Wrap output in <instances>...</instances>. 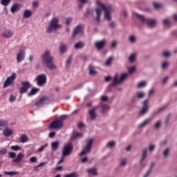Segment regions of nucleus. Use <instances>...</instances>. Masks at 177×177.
<instances>
[{
    "label": "nucleus",
    "instance_id": "nucleus-59",
    "mask_svg": "<svg viewBox=\"0 0 177 177\" xmlns=\"http://www.w3.org/2000/svg\"><path fill=\"white\" fill-rule=\"evenodd\" d=\"M45 147H48V143L42 145L41 147H40L39 149H38V151L39 153H41V151H44V149H45Z\"/></svg>",
    "mask_w": 177,
    "mask_h": 177
},
{
    "label": "nucleus",
    "instance_id": "nucleus-62",
    "mask_svg": "<svg viewBox=\"0 0 177 177\" xmlns=\"http://www.w3.org/2000/svg\"><path fill=\"white\" fill-rule=\"evenodd\" d=\"M15 100H16V97H15L13 95H10V98H9V101L11 103H13V102H15Z\"/></svg>",
    "mask_w": 177,
    "mask_h": 177
},
{
    "label": "nucleus",
    "instance_id": "nucleus-21",
    "mask_svg": "<svg viewBox=\"0 0 177 177\" xmlns=\"http://www.w3.org/2000/svg\"><path fill=\"white\" fill-rule=\"evenodd\" d=\"M96 18L95 20L97 23H100V18L102 17V10L99 8L95 9Z\"/></svg>",
    "mask_w": 177,
    "mask_h": 177
},
{
    "label": "nucleus",
    "instance_id": "nucleus-48",
    "mask_svg": "<svg viewBox=\"0 0 177 177\" xmlns=\"http://www.w3.org/2000/svg\"><path fill=\"white\" fill-rule=\"evenodd\" d=\"M146 85H147L146 82H145V81H141V82H140L138 84L137 86H138V88H145V86H146Z\"/></svg>",
    "mask_w": 177,
    "mask_h": 177
},
{
    "label": "nucleus",
    "instance_id": "nucleus-43",
    "mask_svg": "<svg viewBox=\"0 0 177 177\" xmlns=\"http://www.w3.org/2000/svg\"><path fill=\"white\" fill-rule=\"evenodd\" d=\"M12 2V0H1V3L3 6H8Z\"/></svg>",
    "mask_w": 177,
    "mask_h": 177
},
{
    "label": "nucleus",
    "instance_id": "nucleus-60",
    "mask_svg": "<svg viewBox=\"0 0 177 177\" xmlns=\"http://www.w3.org/2000/svg\"><path fill=\"white\" fill-rule=\"evenodd\" d=\"M162 24L164 26H169V19L167 18L162 20Z\"/></svg>",
    "mask_w": 177,
    "mask_h": 177
},
{
    "label": "nucleus",
    "instance_id": "nucleus-57",
    "mask_svg": "<svg viewBox=\"0 0 177 177\" xmlns=\"http://www.w3.org/2000/svg\"><path fill=\"white\" fill-rule=\"evenodd\" d=\"M6 125H8V122L6 120H0V127H6Z\"/></svg>",
    "mask_w": 177,
    "mask_h": 177
},
{
    "label": "nucleus",
    "instance_id": "nucleus-33",
    "mask_svg": "<svg viewBox=\"0 0 177 177\" xmlns=\"http://www.w3.org/2000/svg\"><path fill=\"white\" fill-rule=\"evenodd\" d=\"M89 75H95V74H97V72L95 71V68L93 66L88 67Z\"/></svg>",
    "mask_w": 177,
    "mask_h": 177
},
{
    "label": "nucleus",
    "instance_id": "nucleus-38",
    "mask_svg": "<svg viewBox=\"0 0 177 177\" xmlns=\"http://www.w3.org/2000/svg\"><path fill=\"white\" fill-rule=\"evenodd\" d=\"M153 6L155 8V9H161V8H162V5H161V3H157L156 1L153 2Z\"/></svg>",
    "mask_w": 177,
    "mask_h": 177
},
{
    "label": "nucleus",
    "instance_id": "nucleus-16",
    "mask_svg": "<svg viewBox=\"0 0 177 177\" xmlns=\"http://www.w3.org/2000/svg\"><path fill=\"white\" fill-rule=\"evenodd\" d=\"M95 46L98 50L103 49V48L106 46V40L102 39L100 41L95 42Z\"/></svg>",
    "mask_w": 177,
    "mask_h": 177
},
{
    "label": "nucleus",
    "instance_id": "nucleus-29",
    "mask_svg": "<svg viewBox=\"0 0 177 177\" xmlns=\"http://www.w3.org/2000/svg\"><path fill=\"white\" fill-rule=\"evenodd\" d=\"M84 46H85V44H84V42L79 41V42L75 44L74 48H75V49H82V48H84Z\"/></svg>",
    "mask_w": 177,
    "mask_h": 177
},
{
    "label": "nucleus",
    "instance_id": "nucleus-61",
    "mask_svg": "<svg viewBox=\"0 0 177 177\" xmlns=\"http://www.w3.org/2000/svg\"><path fill=\"white\" fill-rule=\"evenodd\" d=\"M156 149V145L154 144H151L149 146V151H153V150Z\"/></svg>",
    "mask_w": 177,
    "mask_h": 177
},
{
    "label": "nucleus",
    "instance_id": "nucleus-18",
    "mask_svg": "<svg viewBox=\"0 0 177 177\" xmlns=\"http://www.w3.org/2000/svg\"><path fill=\"white\" fill-rule=\"evenodd\" d=\"M20 9H21V4H19V3H14L12 6H11V13H16V12H19Z\"/></svg>",
    "mask_w": 177,
    "mask_h": 177
},
{
    "label": "nucleus",
    "instance_id": "nucleus-2",
    "mask_svg": "<svg viewBox=\"0 0 177 177\" xmlns=\"http://www.w3.org/2000/svg\"><path fill=\"white\" fill-rule=\"evenodd\" d=\"M68 117V115H62L59 119L53 121L50 124L48 127L49 129H60L64 124V122L63 121H66Z\"/></svg>",
    "mask_w": 177,
    "mask_h": 177
},
{
    "label": "nucleus",
    "instance_id": "nucleus-47",
    "mask_svg": "<svg viewBox=\"0 0 177 177\" xmlns=\"http://www.w3.org/2000/svg\"><path fill=\"white\" fill-rule=\"evenodd\" d=\"M147 163L146 162V160H145V159H140V167L141 168H145V167H146V165Z\"/></svg>",
    "mask_w": 177,
    "mask_h": 177
},
{
    "label": "nucleus",
    "instance_id": "nucleus-36",
    "mask_svg": "<svg viewBox=\"0 0 177 177\" xmlns=\"http://www.w3.org/2000/svg\"><path fill=\"white\" fill-rule=\"evenodd\" d=\"M107 110H110V106L109 104H104L102 106V112L104 114Z\"/></svg>",
    "mask_w": 177,
    "mask_h": 177
},
{
    "label": "nucleus",
    "instance_id": "nucleus-26",
    "mask_svg": "<svg viewBox=\"0 0 177 177\" xmlns=\"http://www.w3.org/2000/svg\"><path fill=\"white\" fill-rule=\"evenodd\" d=\"M32 16V12L30 10H25L24 12V18L28 19Z\"/></svg>",
    "mask_w": 177,
    "mask_h": 177
},
{
    "label": "nucleus",
    "instance_id": "nucleus-64",
    "mask_svg": "<svg viewBox=\"0 0 177 177\" xmlns=\"http://www.w3.org/2000/svg\"><path fill=\"white\" fill-rule=\"evenodd\" d=\"M55 136H56V131H51L48 135V138H53Z\"/></svg>",
    "mask_w": 177,
    "mask_h": 177
},
{
    "label": "nucleus",
    "instance_id": "nucleus-10",
    "mask_svg": "<svg viewBox=\"0 0 177 177\" xmlns=\"http://www.w3.org/2000/svg\"><path fill=\"white\" fill-rule=\"evenodd\" d=\"M16 73H12L10 77H8L6 81L3 83V88H8V86H10L13 82H15V79L16 78Z\"/></svg>",
    "mask_w": 177,
    "mask_h": 177
},
{
    "label": "nucleus",
    "instance_id": "nucleus-13",
    "mask_svg": "<svg viewBox=\"0 0 177 177\" xmlns=\"http://www.w3.org/2000/svg\"><path fill=\"white\" fill-rule=\"evenodd\" d=\"M96 109H97V106H93L90 111H88V114L90 115V120L91 121H93L96 118H97V115L96 114Z\"/></svg>",
    "mask_w": 177,
    "mask_h": 177
},
{
    "label": "nucleus",
    "instance_id": "nucleus-25",
    "mask_svg": "<svg viewBox=\"0 0 177 177\" xmlns=\"http://www.w3.org/2000/svg\"><path fill=\"white\" fill-rule=\"evenodd\" d=\"M86 82H89V81L86 80L82 83H79L76 86L73 87V91H78V89H81V88H83L84 85H85Z\"/></svg>",
    "mask_w": 177,
    "mask_h": 177
},
{
    "label": "nucleus",
    "instance_id": "nucleus-45",
    "mask_svg": "<svg viewBox=\"0 0 177 177\" xmlns=\"http://www.w3.org/2000/svg\"><path fill=\"white\" fill-rule=\"evenodd\" d=\"M128 71L129 74H133L135 71H136V67L135 66H131L128 68Z\"/></svg>",
    "mask_w": 177,
    "mask_h": 177
},
{
    "label": "nucleus",
    "instance_id": "nucleus-44",
    "mask_svg": "<svg viewBox=\"0 0 177 177\" xmlns=\"http://www.w3.org/2000/svg\"><path fill=\"white\" fill-rule=\"evenodd\" d=\"M74 31L75 32H77V34L81 32V31H82V25H78L76 26L74 29Z\"/></svg>",
    "mask_w": 177,
    "mask_h": 177
},
{
    "label": "nucleus",
    "instance_id": "nucleus-63",
    "mask_svg": "<svg viewBox=\"0 0 177 177\" xmlns=\"http://www.w3.org/2000/svg\"><path fill=\"white\" fill-rule=\"evenodd\" d=\"M30 162H37V161H38V159L35 156H32L30 158Z\"/></svg>",
    "mask_w": 177,
    "mask_h": 177
},
{
    "label": "nucleus",
    "instance_id": "nucleus-35",
    "mask_svg": "<svg viewBox=\"0 0 177 177\" xmlns=\"http://www.w3.org/2000/svg\"><path fill=\"white\" fill-rule=\"evenodd\" d=\"M169 66V62L165 61L161 64V69L165 70V68H167Z\"/></svg>",
    "mask_w": 177,
    "mask_h": 177
},
{
    "label": "nucleus",
    "instance_id": "nucleus-23",
    "mask_svg": "<svg viewBox=\"0 0 177 177\" xmlns=\"http://www.w3.org/2000/svg\"><path fill=\"white\" fill-rule=\"evenodd\" d=\"M3 135L8 138L10 136V135H13V131L9 129V128L6 127L5 129L3 131Z\"/></svg>",
    "mask_w": 177,
    "mask_h": 177
},
{
    "label": "nucleus",
    "instance_id": "nucleus-9",
    "mask_svg": "<svg viewBox=\"0 0 177 177\" xmlns=\"http://www.w3.org/2000/svg\"><path fill=\"white\" fill-rule=\"evenodd\" d=\"M150 107L149 106V99H146L142 102V107L139 111L140 115H145L149 113V109Z\"/></svg>",
    "mask_w": 177,
    "mask_h": 177
},
{
    "label": "nucleus",
    "instance_id": "nucleus-34",
    "mask_svg": "<svg viewBox=\"0 0 177 177\" xmlns=\"http://www.w3.org/2000/svg\"><path fill=\"white\" fill-rule=\"evenodd\" d=\"M92 13L93 12L91 10V8H87L86 12L84 13V17L86 19V17H88V16H91Z\"/></svg>",
    "mask_w": 177,
    "mask_h": 177
},
{
    "label": "nucleus",
    "instance_id": "nucleus-6",
    "mask_svg": "<svg viewBox=\"0 0 177 177\" xmlns=\"http://www.w3.org/2000/svg\"><path fill=\"white\" fill-rule=\"evenodd\" d=\"M92 143H93V140L92 139L88 140L86 142L85 147L80 153V156H85L86 154H89V153L92 151Z\"/></svg>",
    "mask_w": 177,
    "mask_h": 177
},
{
    "label": "nucleus",
    "instance_id": "nucleus-41",
    "mask_svg": "<svg viewBox=\"0 0 177 177\" xmlns=\"http://www.w3.org/2000/svg\"><path fill=\"white\" fill-rule=\"evenodd\" d=\"M114 57H109V58L106 59L105 64L106 66H110L111 64V63H113V60Z\"/></svg>",
    "mask_w": 177,
    "mask_h": 177
},
{
    "label": "nucleus",
    "instance_id": "nucleus-30",
    "mask_svg": "<svg viewBox=\"0 0 177 177\" xmlns=\"http://www.w3.org/2000/svg\"><path fill=\"white\" fill-rule=\"evenodd\" d=\"M88 174H91V175H94V176H97V171H96V168H91L87 170Z\"/></svg>",
    "mask_w": 177,
    "mask_h": 177
},
{
    "label": "nucleus",
    "instance_id": "nucleus-3",
    "mask_svg": "<svg viewBox=\"0 0 177 177\" xmlns=\"http://www.w3.org/2000/svg\"><path fill=\"white\" fill-rule=\"evenodd\" d=\"M135 15L136 17L139 18L142 24H146L149 27H155L156 24H157V21L156 19L146 17L145 15H140L137 12L135 13Z\"/></svg>",
    "mask_w": 177,
    "mask_h": 177
},
{
    "label": "nucleus",
    "instance_id": "nucleus-11",
    "mask_svg": "<svg viewBox=\"0 0 177 177\" xmlns=\"http://www.w3.org/2000/svg\"><path fill=\"white\" fill-rule=\"evenodd\" d=\"M21 85H23L20 90L19 92L21 95H23V93H26L28 89L31 87V83L28 81H25V82H21Z\"/></svg>",
    "mask_w": 177,
    "mask_h": 177
},
{
    "label": "nucleus",
    "instance_id": "nucleus-58",
    "mask_svg": "<svg viewBox=\"0 0 177 177\" xmlns=\"http://www.w3.org/2000/svg\"><path fill=\"white\" fill-rule=\"evenodd\" d=\"M8 157L10 158H13V160H15V158H16V153H15V152H10L8 153Z\"/></svg>",
    "mask_w": 177,
    "mask_h": 177
},
{
    "label": "nucleus",
    "instance_id": "nucleus-17",
    "mask_svg": "<svg viewBox=\"0 0 177 177\" xmlns=\"http://www.w3.org/2000/svg\"><path fill=\"white\" fill-rule=\"evenodd\" d=\"M121 79H120L118 73H116L113 77V82L111 83L110 85L112 86H117V85H120L121 84Z\"/></svg>",
    "mask_w": 177,
    "mask_h": 177
},
{
    "label": "nucleus",
    "instance_id": "nucleus-37",
    "mask_svg": "<svg viewBox=\"0 0 177 177\" xmlns=\"http://www.w3.org/2000/svg\"><path fill=\"white\" fill-rule=\"evenodd\" d=\"M128 75H129V74L128 73H122L120 77L121 82H124V81H125V79L127 78Z\"/></svg>",
    "mask_w": 177,
    "mask_h": 177
},
{
    "label": "nucleus",
    "instance_id": "nucleus-32",
    "mask_svg": "<svg viewBox=\"0 0 177 177\" xmlns=\"http://www.w3.org/2000/svg\"><path fill=\"white\" fill-rule=\"evenodd\" d=\"M19 142L21 143H26V142H28V137L27 136V135L26 134L22 135Z\"/></svg>",
    "mask_w": 177,
    "mask_h": 177
},
{
    "label": "nucleus",
    "instance_id": "nucleus-27",
    "mask_svg": "<svg viewBox=\"0 0 177 177\" xmlns=\"http://www.w3.org/2000/svg\"><path fill=\"white\" fill-rule=\"evenodd\" d=\"M59 145H60V143L59 142L58 140L52 142V144H51L52 150H54V151H56V150H57V149H59Z\"/></svg>",
    "mask_w": 177,
    "mask_h": 177
},
{
    "label": "nucleus",
    "instance_id": "nucleus-12",
    "mask_svg": "<svg viewBox=\"0 0 177 177\" xmlns=\"http://www.w3.org/2000/svg\"><path fill=\"white\" fill-rule=\"evenodd\" d=\"M24 59H26V51L20 50L17 56V63H21Z\"/></svg>",
    "mask_w": 177,
    "mask_h": 177
},
{
    "label": "nucleus",
    "instance_id": "nucleus-28",
    "mask_svg": "<svg viewBox=\"0 0 177 177\" xmlns=\"http://www.w3.org/2000/svg\"><path fill=\"white\" fill-rule=\"evenodd\" d=\"M48 97L44 95L42 97H41L38 102H35V106H39V104H44V102L45 100H48Z\"/></svg>",
    "mask_w": 177,
    "mask_h": 177
},
{
    "label": "nucleus",
    "instance_id": "nucleus-42",
    "mask_svg": "<svg viewBox=\"0 0 177 177\" xmlns=\"http://www.w3.org/2000/svg\"><path fill=\"white\" fill-rule=\"evenodd\" d=\"M129 41L131 44H135V42H136V37H135V35H130L129 37Z\"/></svg>",
    "mask_w": 177,
    "mask_h": 177
},
{
    "label": "nucleus",
    "instance_id": "nucleus-19",
    "mask_svg": "<svg viewBox=\"0 0 177 177\" xmlns=\"http://www.w3.org/2000/svg\"><path fill=\"white\" fill-rule=\"evenodd\" d=\"M151 121H153V118H148L147 119H145V121H143L141 124H140L138 127V128L139 129H140V128H143L144 127H146L147 125H149V124L150 122H151Z\"/></svg>",
    "mask_w": 177,
    "mask_h": 177
},
{
    "label": "nucleus",
    "instance_id": "nucleus-54",
    "mask_svg": "<svg viewBox=\"0 0 177 177\" xmlns=\"http://www.w3.org/2000/svg\"><path fill=\"white\" fill-rule=\"evenodd\" d=\"M115 146V142L114 141H109L107 143L106 147H114Z\"/></svg>",
    "mask_w": 177,
    "mask_h": 177
},
{
    "label": "nucleus",
    "instance_id": "nucleus-51",
    "mask_svg": "<svg viewBox=\"0 0 177 177\" xmlns=\"http://www.w3.org/2000/svg\"><path fill=\"white\" fill-rule=\"evenodd\" d=\"M109 27H110V28H115V27H117V23H115V21H112L111 23L109 24Z\"/></svg>",
    "mask_w": 177,
    "mask_h": 177
},
{
    "label": "nucleus",
    "instance_id": "nucleus-20",
    "mask_svg": "<svg viewBox=\"0 0 177 177\" xmlns=\"http://www.w3.org/2000/svg\"><path fill=\"white\" fill-rule=\"evenodd\" d=\"M24 158V154L19 153L17 154V157L14 159H12V162H14L15 164H19V162H21V160Z\"/></svg>",
    "mask_w": 177,
    "mask_h": 177
},
{
    "label": "nucleus",
    "instance_id": "nucleus-56",
    "mask_svg": "<svg viewBox=\"0 0 177 177\" xmlns=\"http://www.w3.org/2000/svg\"><path fill=\"white\" fill-rule=\"evenodd\" d=\"M136 96L138 99H143V97H145V93H143V92H140L136 94Z\"/></svg>",
    "mask_w": 177,
    "mask_h": 177
},
{
    "label": "nucleus",
    "instance_id": "nucleus-49",
    "mask_svg": "<svg viewBox=\"0 0 177 177\" xmlns=\"http://www.w3.org/2000/svg\"><path fill=\"white\" fill-rule=\"evenodd\" d=\"M71 62H73V55H69L68 57L66 62V66H70V64H71Z\"/></svg>",
    "mask_w": 177,
    "mask_h": 177
},
{
    "label": "nucleus",
    "instance_id": "nucleus-7",
    "mask_svg": "<svg viewBox=\"0 0 177 177\" xmlns=\"http://www.w3.org/2000/svg\"><path fill=\"white\" fill-rule=\"evenodd\" d=\"M73 149L74 146L71 143L66 145L62 149V156L65 157H67V156H70L71 153H73Z\"/></svg>",
    "mask_w": 177,
    "mask_h": 177
},
{
    "label": "nucleus",
    "instance_id": "nucleus-55",
    "mask_svg": "<svg viewBox=\"0 0 177 177\" xmlns=\"http://www.w3.org/2000/svg\"><path fill=\"white\" fill-rule=\"evenodd\" d=\"M162 55L163 57H169V56H171V53H169V51H164Z\"/></svg>",
    "mask_w": 177,
    "mask_h": 177
},
{
    "label": "nucleus",
    "instance_id": "nucleus-5",
    "mask_svg": "<svg viewBox=\"0 0 177 177\" xmlns=\"http://www.w3.org/2000/svg\"><path fill=\"white\" fill-rule=\"evenodd\" d=\"M59 18L53 17L50 20V25L47 28V31L50 33L53 32L54 30H57V28H62V24H59Z\"/></svg>",
    "mask_w": 177,
    "mask_h": 177
},
{
    "label": "nucleus",
    "instance_id": "nucleus-46",
    "mask_svg": "<svg viewBox=\"0 0 177 177\" xmlns=\"http://www.w3.org/2000/svg\"><path fill=\"white\" fill-rule=\"evenodd\" d=\"M136 59V54H132L131 55L129 56V61L130 62V63H133Z\"/></svg>",
    "mask_w": 177,
    "mask_h": 177
},
{
    "label": "nucleus",
    "instance_id": "nucleus-53",
    "mask_svg": "<svg viewBox=\"0 0 177 177\" xmlns=\"http://www.w3.org/2000/svg\"><path fill=\"white\" fill-rule=\"evenodd\" d=\"M162 154H163L164 157H168V154H169V148L165 149L163 151Z\"/></svg>",
    "mask_w": 177,
    "mask_h": 177
},
{
    "label": "nucleus",
    "instance_id": "nucleus-40",
    "mask_svg": "<svg viewBox=\"0 0 177 177\" xmlns=\"http://www.w3.org/2000/svg\"><path fill=\"white\" fill-rule=\"evenodd\" d=\"M64 177H80V175L77 172H72L64 176Z\"/></svg>",
    "mask_w": 177,
    "mask_h": 177
},
{
    "label": "nucleus",
    "instance_id": "nucleus-1",
    "mask_svg": "<svg viewBox=\"0 0 177 177\" xmlns=\"http://www.w3.org/2000/svg\"><path fill=\"white\" fill-rule=\"evenodd\" d=\"M41 58L42 62L46 66L47 68L49 70H56V65L53 64V60H55V57L53 55L50 54V50H46L41 55Z\"/></svg>",
    "mask_w": 177,
    "mask_h": 177
},
{
    "label": "nucleus",
    "instance_id": "nucleus-39",
    "mask_svg": "<svg viewBox=\"0 0 177 177\" xmlns=\"http://www.w3.org/2000/svg\"><path fill=\"white\" fill-rule=\"evenodd\" d=\"M11 150H13L14 151H19V150H21V147L19 145H12L10 147Z\"/></svg>",
    "mask_w": 177,
    "mask_h": 177
},
{
    "label": "nucleus",
    "instance_id": "nucleus-4",
    "mask_svg": "<svg viewBox=\"0 0 177 177\" xmlns=\"http://www.w3.org/2000/svg\"><path fill=\"white\" fill-rule=\"evenodd\" d=\"M98 6H100L101 9L104 10V17L110 21L111 20V12H113V6L109 5L106 6V5L102 3L100 1H97Z\"/></svg>",
    "mask_w": 177,
    "mask_h": 177
},
{
    "label": "nucleus",
    "instance_id": "nucleus-52",
    "mask_svg": "<svg viewBox=\"0 0 177 177\" xmlns=\"http://www.w3.org/2000/svg\"><path fill=\"white\" fill-rule=\"evenodd\" d=\"M161 127V121L158 120L154 125L155 129H159Z\"/></svg>",
    "mask_w": 177,
    "mask_h": 177
},
{
    "label": "nucleus",
    "instance_id": "nucleus-50",
    "mask_svg": "<svg viewBox=\"0 0 177 177\" xmlns=\"http://www.w3.org/2000/svg\"><path fill=\"white\" fill-rule=\"evenodd\" d=\"M147 156V149H144L142 150V160H146V156Z\"/></svg>",
    "mask_w": 177,
    "mask_h": 177
},
{
    "label": "nucleus",
    "instance_id": "nucleus-31",
    "mask_svg": "<svg viewBox=\"0 0 177 177\" xmlns=\"http://www.w3.org/2000/svg\"><path fill=\"white\" fill-rule=\"evenodd\" d=\"M5 175H9V176H15V175H20L19 171H4Z\"/></svg>",
    "mask_w": 177,
    "mask_h": 177
},
{
    "label": "nucleus",
    "instance_id": "nucleus-24",
    "mask_svg": "<svg viewBox=\"0 0 177 177\" xmlns=\"http://www.w3.org/2000/svg\"><path fill=\"white\" fill-rule=\"evenodd\" d=\"M59 50V53H66V52H67V45H66V44H61Z\"/></svg>",
    "mask_w": 177,
    "mask_h": 177
},
{
    "label": "nucleus",
    "instance_id": "nucleus-22",
    "mask_svg": "<svg viewBox=\"0 0 177 177\" xmlns=\"http://www.w3.org/2000/svg\"><path fill=\"white\" fill-rule=\"evenodd\" d=\"M39 91V88L34 87L30 90V92L28 93V96L30 97L31 96H34V95H37L38 91Z\"/></svg>",
    "mask_w": 177,
    "mask_h": 177
},
{
    "label": "nucleus",
    "instance_id": "nucleus-14",
    "mask_svg": "<svg viewBox=\"0 0 177 177\" xmlns=\"http://www.w3.org/2000/svg\"><path fill=\"white\" fill-rule=\"evenodd\" d=\"M82 136H84V134H82V133L73 131L71 136V140H77V139H81Z\"/></svg>",
    "mask_w": 177,
    "mask_h": 177
},
{
    "label": "nucleus",
    "instance_id": "nucleus-8",
    "mask_svg": "<svg viewBox=\"0 0 177 177\" xmlns=\"http://www.w3.org/2000/svg\"><path fill=\"white\" fill-rule=\"evenodd\" d=\"M35 81H37V84L38 85V86H44V85L46 84V81H47L46 75L45 74L38 75L35 78Z\"/></svg>",
    "mask_w": 177,
    "mask_h": 177
},
{
    "label": "nucleus",
    "instance_id": "nucleus-15",
    "mask_svg": "<svg viewBox=\"0 0 177 177\" xmlns=\"http://www.w3.org/2000/svg\"><path fill=\"white\" fill-rule=\"evenodd\" d=\"M13 32L10 29H5L1 35L3 38L9 39L13 37Z\"/></svg>",
    "mask_w": 177,
    "mask_h": 177
}]
</instances>
